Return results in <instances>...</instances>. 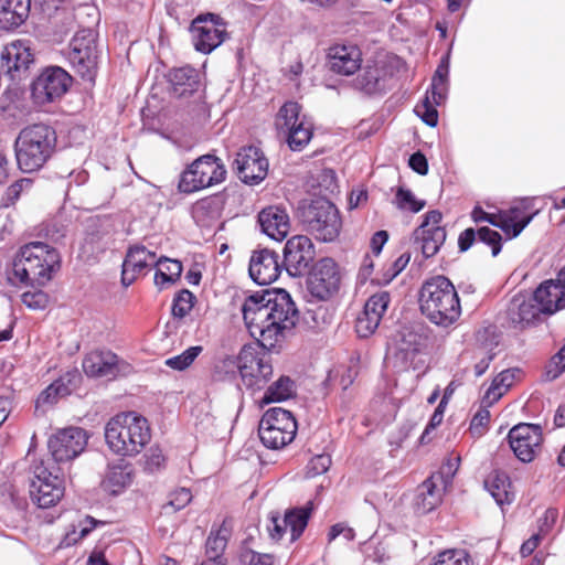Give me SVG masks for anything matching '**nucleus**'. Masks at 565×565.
<instances>
[{"label":"nucleus","instance_id":"f257e3e1","mask_svg":"<svg viewBox=\"0 0 565 565\" xmlns=\"http://www.w3.org/2000/svg\"><path fill=\"white\" fill-rule=\"evenodd\" d=\"M241 311L248 332L267 351L284 342L286 333L296 327L299 313L291 296L284 289L247 296Z\"/></svg>","mask_w":565,"mask_h":565},{"label":"nucleus","instance_id":"f03ea898","mask_svg":"<svg viewBox=\"0 0 565 565\" xmlns=\"http://www.w3.org/2000/svg\"><path fill=\"white\" fill-rule=\"evenodd\" d=\"M418 302L422 313L438 327L452 326L461 315L458 292L451 280L443 275L424 281Z\"/></svg>","mask_w":565,"mask_h":565},{"label":"nucleus","instance_id":"7ed1b4c3","mask_svg":"<svg viewBox=\"0 0 565 565\" xmlns=\"http://www.w3.org/2000/svg\"><path fill=\"white\" fill-rule=\"evenodd\" d=\"M61 268L57 249L43 242L22 245L13 260V275L24 285L43 287Z\"/></svg>","mask_w":565,"mask_h":565},{"label":"nucleus","instance_id":"20e7f679","mask_svg":"<svg viewBox=\"0 0 565 565\" xmlns=\"http://www.w3.org/2000/svg\"><path fill=\"white\" fill-rule=\"evenodd\" d=\"M56 131L45 124L24 127L15 139L17 163L21 171L31 173L42 169L56 150Z\"/></svg>","mask_w":565,"mask_h":565},{"label":"nucleus","instance_id":"39448f33","mask_svg":"<svg viewBox=\"0 0 565 565\" xmlns=\"http://www.w3.org/2000/svg\"><path fill=\"white\" fill-rule=\"evenodd\" d=\"M148 420L134 412L117 414L105 427V439L109 449L120 456H136L150 441Z\"/></svg>","mask_w":565,"mask_h":565},{"label":"nucleus","instance_id":"423d86ee","mask_svg":"<svg viewBox=\"0 0 565 565\" xmlns=\"http://www.w3.org/2000/svg\"><path fill=\"white\" fill-rule=\"evenodd\" d=\"M222 363L225 367L236 365L244 386L252 392L266 387L274 374L270 356L250 344L241 349L236 361L226 358Z\"/></svg>","mask_w":565,"mask_h":565},{"label":"nucleus","instance_id":"0eeeda50","mask_svg":"<svg viewBox=\"0 0 565 565\" xmlns=\"http://www.w3.org/2000/svg\"><path fill=\"white\" fill-rule=\"evenodd\" d=\"M299 217L307 231L322 242L334 241L342 227L338 209L323 198L315 199L300 206Z\"/></svg>","mask_w":565,"mask_h":565},{"label":"nucleus","instance_id":"6e6552de","mask_svg":"<svg viewBox=\"0 0 565 565\" xmlns=\"http://www.w3.org/2000/svg\"><path fill=\"white\" fill-rule=\"evenodd\" d=\"M64 479L53 473L43 458H33L29 467V494L41 509L55 507L64 497Z\"/></svg>","mask_w":565,"mask_h":565},{"label":"nucleus","instance_id":"1a4fd4ad","mask_svg":"<svg viewBox=\"0 0 565 565\" xmlns=\"http://www.w3.org/2000/svg\"><path fill=\"white\" fill-rule=\"evenodd\" d=\"M65 57L76 75L94 84L99 57L97 33L92 29H82L76 32L65 51Z\"/></svg>","mask_w":565,"mask_h":565},{"label":"nucleus","instance_id":"9d476101","mask_svg":"<svg viewBox=\"0 0 565 565\" xmlns=\"http://www.w3.org/2000/svg\"><path fill=\"white\" fill-rule=\"evenodd\" d=\"M225 179L226 169L222 159L214 154H203L181 172L178 189L181 193L191 194L220 184Z\"/></svg>","mask_w":565,"mask_h":565},{"label":"nucleus","instance_id":"9b49d317","mask_svg":"<svg viewBox=\"0 0 565 565\" xmlns=\"http://www.w3.org/2000/svg\"><path fill=\"white\" fill-rule=\"evenodd\" d=\"M298 424L294 414L282 407L267 409L258 425V436L268 449H282L291 444L297 435Z\"/></svg>","mask_w":565,"mask_h":565},{"label":"nucleus","instance_id":"f8f14e48","mask_svg":"<svg viewBox=\"0 0 565 565\" xmlns=\"http://www.w3.org/2000/svg\"><path fill=\"white\" fill-rule=\"evenodd\" d=\"M301 109L297 102H286L275 117L277 132L285 137L292 151H301L313 136V125L301 115Z\"/></svg>","mask_w":565,"mask_h":565},{"label":"nucleus","instance_id":"ddd939ff","mask_svg":"<svg viewBox=\"0 0 565 565\" xmlns=\"http://www.w3.org/2000/svg\"><path fill=\"white\" fill-rule=\"evenodd\" d=\"M194 49L209 54L218 47L227 38L226 23L214 13L198 15L190 28Z\"/></svg>","mask_w":565,"mask_h":565},{"label":"nucleus","instance_id":"4468645a","mask_svg":"<svg viewBox=\"0 0 565 565\" xmlns=\"http://www.w3.org/2000/svg\"><path fill=\"white\" fill-rule=\"evenodd\" d=\"M341 285L339 266L332 258L319 259L307 278L308 292L318 300H329L338 294Z\"/></svg>","mask_w":565,"mask_h":565},{"label":"nucleus","instance_id":"2eb2a0df","mask_svg":"<svg viewBox=\"0 0 565 565\" xmlns=\"http://www.w3.org/2000/svg\"><path fill=\"white\" fill-rule=\"evenodd\" d=\"M507 440L515 457L524 463H530L542 451L543 430L540 425L520 423L509 430Z\"/></svg>","mask_w":565,"mask_h":565},{"label":"nucleus","instance_id":"dca6fc26","mask_svg":"<svg viewBox=\"0 0 565 565\" xmlns=\"http://www.w3.org/2000/svg\"><path fill=\"white\" fill-rule=\"evenodd\" d=\"M88 436L81 427L57 429L47 440V448L56 463L74 460L87 446Z\"/></svg>","mask_w":565,"mask_h":565},{"label":"nucleus","instance_id":"f3484780","mask_svg":"<svg viewBox=\"0 0 565 565\" xmlns=\"http://www.w3.org/2000/svg\"><path fill=\"white\" fill-rule=\"evenodd\" d=\"M443 213L430 210L423 215L420 225L413 232L414 244L425 258L435 256L447 238L446 227L441 225Z\"/></svg>","mask_w":565,"mask_h":565},{"label":"nucleus","instance_id":"a211bd4d","mask_svg":"<svg viewBox=\"0 0 565 565\" xmlns=\"http://www.w3.org/2000/svg\"><path fill=\"white\" fill-rule=\"evenodd\" d=\"M312 510V502H308L303 507L287 510L284 518H280L277 512H271L266 525L269 537L278 542L284 537L287 529H289L290 541H297L307 527Z\"/></svg>","mask_w":565,"mask_h":565},{"label":"nucleus","instance_id":"6ab92c4d","mask_svg":"<svg viewBox=\"0 0 565 565\" xmlns=\"http://www.w3.org/2000/svg\"><path fill=\"white\" fill-rule=\"evenodd\" d=\"M72 83V76L58 66L47 67L32 84V96L39 104L62 97Z\"/></svg>","mask_w":565,"mask_h":565},{"label":"nucleus","instance_id":"aec40b11","mask_svg":"<svg viewBox=\"0 0 565 565\" xmlns=\"http://www.w3.org/2000/svg\"><path fill=\"white\" fill-rule=\"evenodd\" d=\"M316 250L306 235L290 237L284 247V266L292 277L303 275L315 259Z\"/></svg>","mask_w":565,"mask_h":565},{"label":"nucleus","instance_id":"412c9836","mask_svg":"<svg viewBox=\"0 0 565 565\" xmlns=\"http://www.w3.org/2000/svg\"><path fill=\"white\" fill-rule=\"evenodd\" d=\"M533 198H522L511 206L501 210V231L509 237H518L531 223L540 210L535 207Z\"/></svg>","mask_w":565,"mask_h":565},{"label":"nucleus","instance_id":"4be33fe9","mask_svg":"<svg viewBox=\"0 0 565 565\" xmlns=\"http://www.w3.org/2000/svg\"><path fill=\"white\" fill-rule=\"evenodd\" d=\"M235 164L238 178L246 184H258L268 173V160L255 146L241 148Z\"/></svg>","mask_w":565,"mask_h":565},{"label":"nucleus","instance_id":"5701e85b","mask_svg":"<svg viewBox=\"0 0 565 565\" xmlns=\"http://www.w3.org/2000/svg\"><path fill=\"white\" fill-rule=\"evenodd\" d=\"M390 302L391 296L384 290L372 295L366 300L355 321V331L360 338H369L376 331Z\"/></svg>","mask_w":565,"mask_h":565},{"label":"nucleus","instance_id":"b1692460","mask_svg":"<svg viewBox=\"0 0 565 565\" xmlns=\"http://www.w3.org/2000/svg\"><path fill=\"white\" fill-rule=\"evenodd\" d=\"M161 263L162 259H158L156 253L149 250L143 245L135 244L130 246L122 263V285L126 287L130 286L139 276L146 275L152 266Z\"/></svg>","mask_w":565,"mask_h":565},{"label":"nucleus","instance_id":"393cba45","mask_svg":"<svg viewBox=\"0 0 565 565\" xmlns=\"http://www.w3.org/2000/svg\"><path fill=\"white\" fill-rule=\"evenodd\" d=\"M82 366L87 376L114 379L128 364L111 351L95 350L86 354Z\"/></svg>","mask_w":565,"mask_h":565},{"label":"nucleus","instance_id":"a878e982","mask_svg":"<svg viewBox=\"0 0 565 565\" xmlns=\"http://www.w3.org/2000/svg\"><path fill=\"white\" fill-rule=\"evenodd\" d=\"M248 271L250 278L258 285L274 282L281 273L279 255L268 248L254 250L249 259Z\"/></svg>","mask_w":565,"mask_h":565},{"label":"nucleus","instance_id":"bb28decb","mask_svg":"<svg viewBox=\"0 0 565 565\" xmlns=\"http://www.w3.org/2000/svg\"><path fill=\"white\" fill-rule=\"evenodd\" d=\"M330 71L338 75L350 76L360 70L362 52L355 44H334L328 50Z\"/></svg>","mask_w":565,"mask_h":565},{"label":"nucleus","instance_id":"cd10ccee","mask_svg":"<svg viewBox=\"0 0 565 565\" xmlns=\"http://www.w3.org/2000/svg\"><path fill=\"white\" fill-rule=\"evenodd\" d=\"M532 296L544 316H552L565 308V288L557 278L541 282Z\"/></svg>","mask_w":565,"mask_h":565},{"label":"nucleus","instance_id":"c85d7f7f","mask_svg":"<svg viewBox=\"0 0 565 565\" xmlns=\"http://www.w3.org/2000/svg\"><path fill=\"white\" fill-rule=\"evenodd\" d=\"M258 223L263 233L268 237L281 242L290 231V218L285 207L269 205L258 213Z\"/></svg>","mask_w":565,"mask_h":565},{"label":"nucleus","instance_id":"c756f323","mask_svg":"<svg viewBox=\"0 0 565 565\" xmlns=\"http://www.w3.org/2000/svg\"><path fill=\"white\" fill-rule=\"evenodd\" d=\"M33 62V54L25 41L17 40L4 45L0 53V66L12 78L17 73L26 71Z\"/></svg>","mask_w":565,"mask_h":565},{"label":"nucleus","instance_id":"7c9ffc66","mask_svg":"<svg viewBox=\"0 0 565 565\" xmlns=\"http://www.w3.org/2000/svg\"><path fill=\"white\" fill-rule=\"evenodd\" d=\"M543 315L533 300V296L526 297L524 295H515L507 310L509 321L519 329H524L531 323L540 320Z\"/></svg>","mask_w":565,"mask_h":565},{"label":"nucleus","instance_id":"2f4dec72","mask_svg":"<svg viewBox=\"0 0 565 565\" xmlns=\"http://www.w3.org/2000/svg\"><path fill=\"white\" fill-rule=\"evenodd\" d=\"M233 526L230 519H224L217 529H212L205 543L206 559L202 563H217L226 565L224 552L226 550L230 537L232 536Z\"/></svg>","mask_w":565,"mask_h":565},{"label":"nucleus","instance_id":"473e14b6","mask_svg":"<svg viewBox=\"0 0 565 565\" xmlns=\"http://www.w3.org/2000/svg\"><path fill=\"white\" fill-rule=\"evenodd\" d=\"M446 487L441 483L440 475H431L423 481L415 499L416 511L426 514L436 509L443 501V493Z\"/></svg>","mask_w":565,"mask_h":565},{"label":"nucleus","instance_id":"72a5a7b5","mask_svg":"<svg viewBox=\"0 0 565 565\" xmlns=\"http://www.w3.org/2000/svg\"><path fill=\"white\" fill-rule=\"evenodd\" d=\"M134 477L132 465L124 459H119L116 463L108 467L102 481V487L106 492L117 495L132 483Z\"/></svg>","mask_w":565,"mask_h":565},{"label":"nucleus","instance_id":"f704fd0d","mask_svg":"<svg viewBox=\"0 0 565 565\" xmlns=\"http://www.w3.org/2000/svg\"><path fill=\"white\" fill-rule=\"evenodd\" d=\"M172 93L177 97H188L201 86L200 73L190 65L172 68L168 74Z\"/></svg>","mask_w":565,"mask_h":565},{"label":"nucleus","instance_id":"c9c22d12","mask_svg":"<svg viewBox=\"0 0 565 565\" xmlns=\"http://www.w3.org/2000/svg\"><path fill=\"white\" fill-rule=\"evenodd\" d=\"M30 0H0V24L4 29L21 25L29 15Z\"/></svg>","mask_w":565,"mask_h":565},{"label":"nucleus","instance_id":"e433bc0d","mask_svg":"<svg viewBox=\"0 0 565 565\" xmlns=\"http://www.w3.org/2000/svg\"><path fill=\"white\" fill-rule=\"evenodd\" d=\"M484 486L499 505L510 504L514 500L510 478L503 471H492L486 479Z\"/></svg>","mask_w":565,"mask_h":565},{"label":"nucleus","instance_id":"4c0bfd02","mask_svg":"<svg viewBox=\"0 0 565 565\" xmlns=\"http://www.w3.org/2000/svg\"><path fill=\"white\" fill-rule=\"evenodd\" d=\"M221 211L222 201L217 195L200 199L191 209L192 217L202 226H207L212 221L217 220L221 215Z\"/></svg>","mask_w":565,"mask_h":565},{"label":"nucleus","instance_id":"58836bf2","mask_svg":"<svg viewBox=\"0 0 565 565\" xmlns=\"http://www.w3.org/2000/svg\"><path fill=\"white\" fill-rule=\"evenodd\" d=\"M295 395V383L289 376H280L273 382L265 391L258 404L260 407L271 403H279L289 399Z\"/></svg>","mask_w":565,"mask_h":565},{"label":"nucleus","instance_id":"ea45409f","mask_svg":"<svg viewBox=\"0 0 565 565\" xmlns=\"http://www.w3.org/2000/svg\"><path fill=\"white\" fill-rule=\"evenodd\" d=\"M520 375L521 370L519 369H508L499 373L486 393V398L490 401V404L499 401L512 387Z\"/></svg>","mask_w":565,"mask_h":565},{"label":"nucleus","instance_id":"a19ab883","mask_svg":"<svg viewBox=\"0 0 565 565\" xmlns=\"http://www.w3.org/2000/svg\"><path fill=\"white\" fill-rule=\"evenodd\" d=\"M422 331V327L404 328L401 332V351L405 354L420 353L427 345V335H425Z\"/></svg>","mask_w":565,"mask_h":565},{"label":"nucleus","instance_id":"79ce46f5","mask_svg":"<svg viewBox=\"0 0 565 565\" xmlns=\"http://www.w3.org/2000/svg\"><path fill=\"white\" fill-rule=\"evenodd\" d=\"M449 72V55L447 54L440 61L430 85V94L435 104H441L446 98V81Z\"/></svg>","mask_w":565,"mask_h":565},{"label":"nucleus","instance_id":"37998d69","mask_svg":"<svg viewBox=\"0 0 565 565\" xmlns=\"http://www.w3.org/2000/svg\"><path fill=\"white\" fill-rule=\"evenodd\" d=\"M429 565H473L470 554L462 548L439 552Z\"/></svg>","mask_w":565,"mask_h":565},{"label":"nucleus","instance_id":"c03bdc74","mask_svg":"<svg viewBox=\"0 0 565 565\" xmlns=\"http://www.w3.org/2000/svg\"><path fill=\"white\" fill-rule=\"evenodd\" d=\"M33 180L29 178H21L10 184L0 200V207L8 209L13 206L21 198L22 193L29 192L32 189Z\"/></svg>","mask_w":565,"mask_h":565},{"label":"nucleus","instance_id":"a18cd8bd","mask_svg":"<svg viewBox=\"0 0 565 565\" xmlns=\"http://www.w3.org/2000/svg\"><path fill=\"white\" fill-rule=\"evenodd\" d=\"M195 301L196 297L188 289H182L177 292L171 308L173 317L182 319L188 316L194 307Z\"/></svg>","mask_w":565,"mask_h":565},{"label":"nucleus","instance_id":"49530a36","mask_svg":"<svg viewBox=\"0 0 565 565\" xmlns=\"http://www.w3.org/2000/svg\"><path fill=\"white\" fill-rule=\"evenodd\" d=\"M438 105L431 98L430 90H427L425 98L415 106L414 110L426 125L435 127L438 124V111L436 109Z\"/></svg>","mask_w":565,"mask_h":565},{"label":"nucleus","instance_id":"de8ad7c7","mask_svg":"<svg viewBox=\"0 0 565 565\" xmlns=\"http://www.w3.org/2000/svg\"><path fill=\"white\" fill-rule=\"evenodd\" d=\"M394 203L399 210H408L413 213L422 211L426 205V201L417 200L411 190L402 186L395 193Z\"/></svg>","mask_w":565,"mask_h":565},{"label":"nucleus","instance_id":"09e8293b","mask_svg":"<svg viewBox=\"0 0 565 565\" xmlns=\"http://www.w3.org/2000/svg\"><path fill=\"white\" fill-rule=\"evenodd\" d=\"M202 351L201 345L190 347L181 354L167 359L166 365L173 370L183 371L194 362Z\"/></svg>","mask_w":565,"mask_h":565},{"label":"nucleus","instance_id":"8fccbe9b","mask_svg":"<svg viewBox=\"0 0 565 565\" xmlns=\"http://www.w3.org/2000/svg\"><path fill=\"white\" fill-rule=\"evenodd\" d=\"M241 565H275L277 557L273 553H259L252 548H243L239 553Z\"/></svg>","mask_w":565,"mask_h":565},{"label":"nucleus","instance_id":"3c124183","mask_svg":"<svg viewBox=\"0 0 565 565\" xmlns=\"http://www.w3.org/2000/svg\"><path fill=\"white\" fill-rule=\"evenodd\" d=\"M79 379L81 375L78 374L77 371L66 372L65 374L56 379L53 383H51L50 386H52L53 390L57 392V395H60L63 398L68 396L73 392Z\"/></svg>","mask_w":565,"mask_h":565},{"label":"nucleus","instance_id":"603ef678","mask_svg":"<svg viewBox=\"0 0 565 565\" xmlns=\"http://www.w3.org/2000/svg\"><path fill=\"white\" fill-rule=\"evenodd\" d=\"M490 418V411L487 407H480L470 422V435L475 438L483 436L489 429Z\"/></svg>","mask_w":565,"mask_h":565},{"label":"nucleus","instance_id":"864d4df0","mask_svg":"<svg viewBox=\"0 0 565 565\" xmlns=\"http://www.w3.org/2000/svg\"><path fill=\"white\" fill-rule=\"evenodd\" d=\"M21 301L31 310H44L49 306L50 297L45 291L39 289L23 292Z\"/></svg>","mask_w":565,"mask_h":565},{"label":"nucleus","instance_id":"5fc2aeb1","mask_svg":"<svg viewBox=\"0 0 565 565\" xmlns=\"http://www.w3.org/2000/svg\"><path fill=\"white\" fill-rule=\"evenodd\" d=\"M478 238L480 242L489 245L493 256H497L502 248V237L499 232L491 230L488 226H481L477 231Z\"/></svg>","mask_w":565,"mask_h":565},{"label":"nucleus","instance_id":"6e6d98bb","mask_svg":"<svg viewBox=\"0 0 565 565\" xmlns=\"http://www.w3.org/2000/svg\"><path fill=\"white\" fill-rule=\"evenodd\" d=\"M565 372V344L554 354L546 365V377L555 380Z\"/></svg>","mask_w":565,"mask_h":565},{"label":"nucleus","instance_id":"4d7b16f0","mask_svg":"<svg viewBox=\"0 0 565 565\" xmlns=\"http://www.w3.org/2000/svg\"><path fill=\"white\" fill-rule=\"evenodd\" d=\"M471 218L477 224L488 222L501 230V210L497 213H488L482 207L476 206L471 212Z\"/></svg>","mask_w":565,"mask_h":565},{"label":"nucleus","instance_id":"13d9d810","mask_svg":"<svg viewBox=\"0 0 565 565\" xmlns=\"http://www.w3.org/2000/svg\"><path fill=\"white\" fill-rule=\"evenodd\" d=\"M459 461V457L448 458L446 461L443 462L440 470L435 473L441 476V483L444 487H446L451 481L452 477L457 472Z\"/></svg>","mask_w":565,"mask_h":565},{"label":"nucleus","instance_id":"bf43d9fd","mask_svg":"<svg viewBox=\"0 0 565 565\" xmlns=\"http://www.w3.org/2000/svg\"><path fill=\"white\" fill-rule=\"evenodd\" d=\"M166 463V458L159 448H151L146 455V469L149 472H154L162 468Z\"/></svg>","mask_w":565,"mask_h":565},{"label":"nucleus","instance_id":"052dcab7","mask_svg":"<svg viewBox=\"0 0 565 565\" xmlns=\"http://www.w3.org/2000/svg\"><path fill=\"white\" fill-rule=\"evenodd\" d=\"M331 465V458L327 455H319L312 458L308 465V473L317 476L326 472Z\"/></svg>","mask_w":565,"mask_h":565},{"label":"nucleus","instance_id":"680f3d73","mask_svg":"<svg viewBox=\"0 0 565 565\" xmlns=\"http://www.w3.org/2000/svg\"><path fill=\"white\" fill-rule=\"evenodd\" d=\"M192 500V493L189 489L181 488L171 494L169 504L174 510H181L186 507Z\"/></svg>","mask_w":565,"mask_h":565},{"label":"nucleus","instance_id":"e2e57ef3","mask_svg":"<svg viewBox=\"0 0 565 565\" xmlns=\"http://www.w3.org/2000/svg\"><path fill=\"white\" fill-rule=\"evenodd\" d=\"M159 259H162L161 264H158V267H162L164 270V274L169 275L170 278H173L174 280H178L182 274V264L181 262L177 259H170L167 257H160Z\"/></svg>","mask_w":565,"mask_h":565},{"label":"nucleus","instance_id":"0e129e2a","mask_svg":"<svg viewBox=\"0 0 565 565\" xmlns=\"http://www.w3.org/2000/svg\"><path fill=\"white\" fill-rule=\"evenodd\" d=\"M409 167L420 175H425L428 172V161L424 153L417 151L413 153L408 161Z\"/></svg>","mask_w":565,"mask_h":565},{"label":"nucleus","instance_id":"69168bd1","mask_svg":"<svg viewBox=\"0 0 565 565\" xmlns=\"http://www.w3.org/2000/svg\"><path fill=\"white\" fill-rule=\"evenodd\" d=\"M478 234L472 227L466 228L458 236V248L460 252H467L476 242Z\"/></svg>","mask_w":565,"mask_h":565},{"label":"nucleus","instance_id":"338daca9","mask_svg":"<svg viewBox=\"0 0 565 565\" xmlns=\"http://www.w3.org/2000/svg\"><path fill=\"white\" fill-rule=\"evenodd\" d=\"M62 397L57 395V392L53 390L52 386H47L45 390L41 392L38 396L36 404L38 405H53L57 403Z\"/></svg>","mask_w":565,"mask_h":565},{"label":"nucleus","instance_id":"774afa93","mask_svg":"<svg viewBox=\"0 0 565 565\" xmlns=\"http://www.w3.org/2000/svg\"><path fill=\"white\" fill-rule=\"evenodd\" d=\"M541 537L539 534H533L530 539H527L520 548V554L522 557L530 556L539 546Z\"/></svg>","mask_w":565,"mask_h":565}]
</instances>
